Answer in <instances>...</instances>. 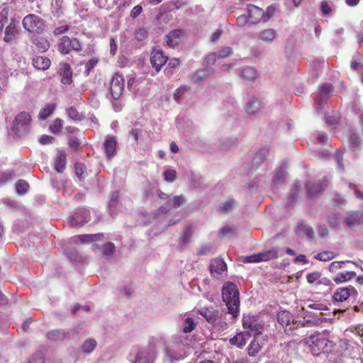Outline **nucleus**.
I'll return each instance as SVG.
<instances>
[{"label":"nucleus","instance_id":"1","mask_svg":"<svg viewBox=\"0 0 363 363\" xmlns=\"http://www.w3.org/2000/svg\"><path fill=\"white\" fill-rule=\"evenodd\" d=\"M223 301L225 303L229 313L235 318L239 314V291L237 286L232 282L224 284L222 290Z\"/></svg>","mask_w":363,"mask_h":363},{"label":"nucleus","instance_id":"2","mask_svg":"<svg viewBox=\"0 0 363 363\" xmlns=\"http://www.w3.org/2000/svg\"><path fill=\"white\" fill-rule=\"evenodd\" d=\"M306 344L308 345L313 355H318L321 352H330L335 347V344L320 334H314L304 339Z\"/></svg>","mask_w":363,"mask_h":363},{"label":"nucleus","instance_id":"3","mask_svg":"<svg viewBox=\"0 0 363 363\" xmlns=\"http://www.w3.org/2000/svg\"><path fill=\"white\" fill-rule=\"evenodd\" d=\"M157 353L152 345L145 347L135 346L130 353V360L132 363H154Z\"/></svg>","mask_w":363,"mask_h":363},{"label":"nucleus","instance_id":"4","mask_svg":"<svg viewBox=\"0 0 363 363\" xmlns=\"http://www.w3.org/2000/svg\"><path fill=\"white\" fill-rule=\"evenodd\" d=\"M23 28L28 33H41L44 30V21L35 14H28L22 21Z\"/></svg>","mask_w":363,"mask_h":363},{"label":"nucleus","instance_id":"5","mask_svg":"<svg viewBox=\"0 0 363 363\" xmlns=\"http://www.w3.org/2000/svg\"><path fill=\"white\" fill-rule=\"evenodd\" d=\"M90 220L89 211L85 208L77 209L72 216L68 219V223L72 227H82Z\"/></svg>","mask_w":363,"mask_h":363},{"label":"nucleus","instance_id":"6","mask_svg":"<svg viewBox=\"0 0 363 363\" xmlns=\"http://www.w3.org/2000/svg\"><path fill=\"white\" fill-rule=\"evenodd\" d=\"M278 323L284 328L286 333L292 332L298 328L299 323L294 321L293 317L289 311H282L277 314Z\"/></svg>","mask_w":363,"mask_h":363},{"label":"nucleus","instance_id":"7","mask_svg":"<svg viewBox=\"0 0 363 363\" xmlns=\"http://www.w3.org/2000/svg\"><path fill=\"white\" fill-rule=\"evenodd\" d=\"M242 325L252 335L257 336L262 333L263 325L255 316L247 315L242 318Z\"/></svg>","mask_w":363,"mask_h":363},{"label":"nucleus","instance_id":"8","mask_svg":"<svg viewBox=\"0 0 363 363\" xmlns=\"http://www.w3.org/2000/svg\"><path fill=\"white\" fill-rule=\"evenodd\" d=\"M19 22L15 18H11L4 30V41L6 43L13 42L19 35Z\"/></svg>","mask_w":363,"mask_h":363},{"label":"nucleus","instance_id":"9","mask_svg":"<svg viewBox=\"0 0 363 363\" xmlns=\"http://www.w3.org/2000/svg\"><path fill=\"white\" fill-rule=\"evenodd\" d=\"M124 89V80L121 74L116 73L111 81L110 92L113 99H118Z\"/></svg>","mask_w":363,"mask_h":363},{"label":"nucleus","instance_id":"10","mask_svg":"<svg viewBox=\"0 0 363 363\" xmlns=\"http://www.w3.org/2000/svg\"><path fill=\"white\" fill-rule=\"evenodd\" d=\"M167 59L168 57L164 55L160 49H154L151 53L150 62L157 72H159L162 67L165 65Z\"/></svg>","mask_w":363,"mask_h":363},{"label":"nucleus","instance_id":"11","mask_svg":"<svg viewBox=\"0 0 363 363\" xmlns=\"http://www.w3.org/2000/svg\"><path fill=\"white\" fill-rule=\"evenodd\" d=\"M73 330H52L47 333V337L51 341H62L66 339L72 338L74 335Z\"/></svg>","mask_w":363,"mask_h":363},{"label":"nucleus","instance_id":"12","mask_svg":"<svg viewBox=\"0 0 363 363\" xmlns=\"http://www.w3.org/2000/svg\"><path fill=\"white\" fill-rule=\"evenodd\" d=\"M247 12L250 23L251 24L258 23L264 17V11L255 5H248Z\"/></svg>","mask_w":363,"mask_h":363},{"label":"nucleus","instance_id":"13","mask_svg":"<svg viewBox=\"0 0 363 363\" xmlns=\"http://www.w3.org/2000/svg\"><path fill=\"white\" fill-rule=\"evenodd\" d=\"M353 294H357V291L354 287H340L335 291L333 297L335 301L343 302Z\"/></svg>","mask_w":363,"mask_h":363},{"label":"nucleus","instance_id":"14","mask_svg":"<svg viewBox=\"0 0 363 363\" xmlns=\"http://www.w3.org/2000/svg\"><path fill=\"white\" fill-rule=\"evenodd\" d=\"M328 181L325 178L320 180L318 183L308 182L306 184L307 191L310 196H314L321 193L326 186Z\"/></svg>","mask_w":363,"mask_h":363},{"label":"nucleus","instance_id":"15","mask_svg":"<svg viewBox=\"0 0 363 363\" xmlns=\"http://www.w3.org/2000/svg\"><path fill=\"white\" fill-rule=\"evenodd\" d=\"M278 36V33L273 28H266L257 34V40L266 44L272 43Z\"/></svg>","mask_w":363,"mask_h":363},{"label":"nucleus","instance_id":"16","mask_svg":"<svg viewBox=\"0 0 363 363\" xmlns=\"http://www.w3.org/2000/svg\"><path fill=\"white\" fill-rule=\"evenodd\" d=\"M117 141L114 136H106L104 142L105 153L108 158H111L116 152Z\"/></svg>","mask_w":363,"mask_h":363},{"label":"nucleus","instance_id":"17","mask_svg":"<svg viewBox=\"0 0 363 363\" xmlns=\"http://www.w3.org/2000/svg\"><path fill=\"white\" fill-rule=\"evenodd\" d=\"M210 270L211 274L215 277L220 275L223 272L227 270L226 263L223 259L216 258L211 261Z\"/></svg>","mask_w":363,"mask_h":363},{"label":"nucleus","instance_id":"18","mask_svg":"<svg viewBox=\"0 0 363 363\" xmlns=\"http://www.w3.org/2000/svg\"><path fill=\"white\" fill-rule=\"evenodd\" d=\"M58 73L61 76V82L64 84H69L72 82V72L70 66L67 63H61Z\"/></svg>","mask_w":363,"mask_h":363},{"label":"nucleus","instance_id":"19","mask_svg":"<svg viewBox=\"0 0 363 363\" xmlns=\"http://www.w3.org/2000/svg\"><path fill=\"white\" fill-rule=\"evenodd\" d=\"M332 92V86L330 84H323L320 86L318 91V97L317 103L319 108H322L324 102Z\"/></svg>","mask_w":363,"mask_h":363},{"label":"nucleus","instance_id":"20","mask_svg":"<svg viewBox=\"0 0 363 363\" xmlns=\"http://www.w3.org/2000/svg\"><path fill=\"white\" fill-rule=\"evenodd\" d=\"M257 70L250 66H246L240 69V77L247 83L253 82L257 77Z\"/></svg>","mask_w":363,"mask_h":363},{"label":"nucleus","instance_id":"21","mask_svg":"<svg viewBox=\"0 0 363 363\" xmlns=\"http://www.w3.org/2000/svg\"><path fill=\"white\" fill-rule=\"evenodd\" d=\"M252 336V334L249 331H244L237 334L234 337L230 340V342L232 345H235L237 347L242 348L245 345L247 341Z\"/></svg>","mask_w":363,"mask_h":363},{"label":"nucleus","instance_id":"22","mask_svg":"<svg viewBox=\"0 0 363 363\" xmlns=\"http://www.w3.org/2000/svg\"><path fill=\"white\" fill-rule=\"evenodd\" d=\"M279 248H272L269 250L256 253L257 262H267L268 260L277 258L279 256Z\"/></svg>","mask_w":363,"mask_h":363},{"label":"nucleus","instance_id":"23","mask_svg":"<svg viewBox=\"0 0 363 363\" xmlns=\"http://www.w3.org/2000/svg\"><path fill=\"white\" fill-rule=\"evenodd\" d=\"M182 31L180 30H174L171 31L166 35V44L169 48H174L181 41Z\"/></svg>","mask_w":363,"mask_h":363},{"label":"nucleus","instance_id":"24","mask_svg":"<svg viewBox=\"0 0 363 363\" xmlns=\"http://www.w3.org/2000/svg\"><path fill=\"white\" fill-rule=\"evenodd\" d=\"M199 313L210 323H215L219 315V312L213 308H201Z\"/></svg>","mask_w":363,"mask_h":363},{"label":"nucleus","instance_id":"25","mask_svg":"<svg viewBox=\"0 0 363 363\" xmlns=\"http://www.w3.org/2000/svg\"><path fill=\"white\" fill-rule=\"evenodd\" d=\"M356 273L353 271H345L337 274L333 278V281L337 284L347 282L355 277Z\"/></svg>","mask_w":363,"mask_h":363},{"label":"nucleus","instance_id":"26","mask_svg":"<svg viewBox=\"0 0 363 363\" xmlns=\"http://www.w3.org/2000/svg\"><path fill=\"white\" fill-rule=\"evenodd\" d=\"M50 60L43 56H38L33 59V67L39 70H46L50 66Z\"/></svg>","mask_w":363,"mask_h":363},{"label":"nucleus","instance_id":"27","mask_svg":"<svg viewBox=\"0 0 363 363\" xmlns=\"http://www.w3.org/2000/svg\"><path fill=\"white\" fill-rule=\"evenodd\" d=\"M212 73H213V69L211 68L201 69L193 74L191 79L195 83H199Z\"/></svg>","mask_w":363,"mask_h":363},{"label":"nucleus","instance_id":"28","mask_svg":"<svg viewBox=\"0 0 363 363\" xmlns=\"http://www.w3.org/2000/svg\"><path fill=\"white\" fill-rule=\"evenodd\" d=\"M349 225H354L363 220V213L360 211L350 212L345 219Z\"/></svg>","mask_w":363,"mask_h":363},{"label":"nucleus","instance_id":"29","mask_svg":"<svg viewBox=\"0 0 363 363\" xmlns=\"http://www.w3.org/2000/svg\"><path fill=\"white\" fill-rule=\"evenodd\" d=\"M66 165V154L64 152H58L57 156L55 158V170L61 173L63 172Z\"/></svg>","mask_w":363,"mask_h":363},{"label":"nucleus","instance_id":"30","mask_svg":"<svg viewBox=\"0 0 363 363\" xmlns=\"http://www.w3.org/2000/svg\"><path fill=\"white\" fill-rule=\"evenodd\" d=\"M261 104L259 100L255 97L250 98L246 105V111L248 114L254 115L260 110Z\"/></svg>","mask_w":363,"mask_h":363},{"label":"nucleus","instance_id":"31","mask_svg":"<svg viewBox=\"0 0 363 363\" xmlns=\"http://www.w3.org/2000/svg\"><path fill=\"white\" fill-rule=\"evenodd\" d=\"M33 43L35 45L38 52H44L47 51L50 47L49 42L43 37H37L33 40Z\"/></svg>","mask_w":363,"mask_h":363},{"label":"nucleus","instance_id":"32","mask_svg":"<svg viewBox=\"0 0 363 363\" xmlns=\"http://www.w3.org/2000/svg\"><path fill=\"white\" fill-rule=\"evenodd\" d=\"M56 108V104L54 103L48 104L44 108H43L38 114L39 119L45 121L49 117Z\"/></svg>","mask_w":363,"mask_h":363},{"label":"nucleus","instance_id":"33","mask_svg":"<svg viewBox=\"0 0 363 363\" xmlns=\"http://www.w3.org/2000/svg\"><path fill=\"white\" fill-rule=\"evenodd\" d=\"M268 156V150L266 149H262L259 150L255 155L252 160V167L257 168L260 163L264 162Z\"/></svg>","mask_w":363,"mask_h":363},{"label":"nucleus","instance_id":"34","mask_svg":"<svg viewBox=\"0 0 363 363\" xmlns=\"http://www.w3.org/2000/svg\"><path fill=\"white\" fill-rule=\"evenodd\" d=\"M59 51L62 54H67L71 50L70 38L67 36H62L58 43Z\"/></svg>","mask_w":363,"mask_h":363},{"label":"nucleus","instance_id":"35","mask_svg":"<svg viewBox=\"0 0 363 363\" xmlns=\"http://www.w3.org/2000/svg\"><path fill=\"white\" fill-rule=\"evenodd\" d=\"M96 341L92 338H88L84 341L81 348L82 350L86 354H90L92 352L96 347Z\"/></svg>","mask_w":363,"mask_h":363},{"label":"nucleus","instance_id":"36","mask_svg":"<svg viewBox=\"0 0 363 363\" xmlns=\"http://www.w3.org/2000/svg\"><path fill=\"white\" fill-rule=\"evenodd\" d=\"M347 263H352L358 267V264L352 260H346V261H335L330 263L328 266V270L332 272H336L337 270L342 269L343 266Z\"/></svg>","mask_w":363,"mask_h":363},{"label":"nucleus","instance_id":"37","mask_svg":"<svg viewBox=\"0 0 363 363\" xmlns=\"http://www.w3.org/2000/svg\"><path fill=\"white\" fill-rule=\"evenodd\" d=\"M337 254L331 251H324L320 253H318L315 255V259L323 261L328 262L332 260L333 259L337 257Z\"/></svg>","mask_w":363,"mask_h":363},{"label":"nucleus","instance_id":"38","mask_svg":"<svg viewBox=\"0 0 363 363\" xmlns=\"http://www.w3.org/2000/svg\"><path fill=\"white\" fill-rule=\"evenodd\" d=\"M31 118L28 113L21 112L16 118L17 124L21 126H26L30 124Z\"/></svg>","mask_w":363,"mask_h":363},{"label":"nucleus","instance_id":"39","mask_svg":"<svg viewBox=\"0 0 363 363\" xmlns=\"http://www.w3.org/2000/svg\"><path fill=\"white\" fill-rule=\"evenodd\" d=\"M262 348V344L257 340V336L251 342L248 347V354L250 356H255Z\"/></svg>","mask_w":363,"mask_h":363},{"label":"nucleus","instance_id":"40","mask_svg":"<svg viewBox=\"0 0 363 363\" xmlns=\"http://www.w3.org/2000/svg\"><path fill=\"white\" fill-rule=\"evenodd\" d=\"M195 327L196 323H194L193 318L191 317H187L184 321L182 330L184 333H189L193 331Z\"/></svg>","mask_w":363,"mask_h":363},{"label":"nucleus","instance_id":"41","mask_svg":"<svg viewBox=\"0 0 363 363\" xmlns=\"http://www.w3.org/2000/svg\"><path fill=\"white\" fill-rule=\"evenodd\" d=\"M285 178L286 172L280 168L276 170L272 181L275 185H279L284 182Z\"/></svg>","mask_w":363,"mask_h":363},{"label":"nucleus","instance_id":"42","mask_svg":"<svg viewBox=\"0 0 363 363\" xmlns=\"http://www.w3.org/2000/svg\"><path fill=\"white\" fill-rule=\"evenodd\" d=\"M28 183L23 179L18 180L16 184V192L19 195L25 194L28 191Z\"/></svg>","mask_w":363,"mask_h":363},{"label":"nucleus","instance_id":"43","mask_svg":"<svg viewBox=\"0 0 363 363\" xmlns=\"http://www.w3.org/2000/svg\"><path fill=\"white\" fill-rule=\"evenodd\" d=\"M190 89L189 86H181L178 87L173 95V98L174 101L177 103H179L183 95Z\"/></svg>","mask_w":363,"mask_h":363},{"label":"nucleus","instance_id":"44","mask_svg":"<svg viewBox=\"0 0 363 363\" xmlns=\"http://www.w3.org/2000/svg\"><path fill=\"white\" fill-rule=\"evenodd\" d=\"M9 9L4 7L0 12V34L2 33L5 23L8 21Z\"/></svg>","mask_w":363,"mask_h":363},{"label":"nucleus","instance_id":"45","mask_svg":"<svg viewBox=\"0 0 363 363\" xmlns=\"http://www.w3.org/2000/svg\"><path fill=\"white\" fill-rule=\"evenodd\" d=\"M74 171L76 176L79 179L84 178L86 174V167L83 163L77 162L74 165Z\"/></svg>","mask_w":363,"mask_h":363},{"label":"nucleus","instance_id":"46","mask_svg":"<svg viewBox=\"0 0 363 363\" xmlns=\"http://www.w3.org/2000/svg\"><path fill=\"white\" fill-rule=\"evenodd\" d=\"M62 127V121L60 118H56L50 125V130L52 133H59Z\"/></svg>","mask_w":363,"mask_h":363},{"label":"nucleus","instance_id":"47","mask_svg":"<svg viewBox=\"0 0 363 363\" xmlns=\"http://www.w3.org/2000/svg\"><path fill=\"white\" fill-rule=\"evenodd\" d=\"M148 35V31L145 28H139L135 30V38L138 41L145 40Z\"/></svg>","mask_w":363,"mask_h":363},{"label":"nucleus","instance_id":"48","mask_svg":"<svg viewBox=\"0 0 363 363\" xmlns=\"http://www.w3.org/2000/svg\"><path fill=\"white\" fill-rule=\"evenodd\" d=\"M193 233V229L191 227H186L184 230V233L181 239L182 242L183 244H187L190 241Z\"/></svg>","mask_w":363,"mask_h":363},{"label":"nucleus","instance_id":"49","mask_svg":"<svg viewBox=\"0 0 363 363\" xmlns=\"http://www.w3.org/2000/svg\"><path fill=\"white\" fill-rule=\"evenodd\" d=\"M235 205V201L232 199L223 202L219 207V210L223 212L230 211Z\"/></svg>","mask_w":363,"mask_h":363},{"label":"nucleus","instance_id":"50","mask_svg":"<svg viewBox=\"0 0 363 363\" xmlns=\"http://www.w3.org/2000/svg\"><path fill=\"white\" fill-rule=\"evenodd\" d=\"M15 177L13 171H9L0 174V184L6 183V182L11 181Z\"/></svg>","mask_w":363,"mask_h":363},{"label":"nucleus","instance_id":"51","mask_svg":"<svg viewBox=\"0 0 363 363\" xmlns=\"http://www.w3.org/2000/svg\"><path fill=\"white\" fill-rule=\"evenodd\" d=\"M115 252V246L112 242L106 243L103 248V255L108 257L111 256Z\"/></svg>","mask_w":363,"mask_h":363},{"label":"nucleus","instance_id":"52","mask_svg":"<svg viewBox=\"0 0 363 363\" xmlns=\"http://www.w3.org/2000/svg\"><path fill=\"white\" fill-rule=\"evenodd\" d=\"M97 63L98 60L95 58H92L86 62L85 63L84 74L88 76L90 74L91 69L97 65Z\"/></svg>","mask_w":363,"mask_h":363},{"label":"nucleus","instance_id":"53","mask_svg":"<svg viewBox=\"0 0 363 363\" xmlns=\"http://www.w3.org/2000/svg\"><path fill=\"white\" fill-rule=\"evenodd\" d=\"M216 53L218 55V59H224L232 55L233 49L231 47L229 46L225 47L224 48L221 49Z\"/></svg>","mask_w":363,"mask_h":363},{"label":"nucleus","instance_id":"54","mask_svg":"<svg viewBox=\"0 0 363 363\" xmlns=\"http://www.w3.org/2000/svg\"><path fill=\"white\" fill-rule=\"evenodd\" d=\"M340 216L337 213H332L328 216V222L331 228H336L339 225Z\"/></svg>","mask_w":363,"mask_h":363},{"label":"nucleus","instance_id":"55","mask_svg":"<svg viewBox=\"0 0 363 363\" xmlns=\"http://www.w3.org/2000/svg\"><path fill=\"white\" fill-rule=\"evenodd\" d=\"M67 114L69 118L74 121L80 120L79 114L77 109L74 107H70L66 110Z\"/></svg>","mask_w":363,"mask_h":363},{"label":"nucleus","instance_id":"56","mask_svg":"<svg viewBox=\"0 0 363 363\" xmlns=\"http://www.w3.org/2000/svg\"><path fill=\"white\" fill-rule=\"evenodd\" d=\"M99 235V234L81 235L78 236V239L83 243L90 242L94 241Z\"/></svg>","mask_w":363,"mask_h":363},{"label":"nucleus","instance_id":"57","mask_svg":"<svg viewBox=\"0 0 363 363\" xmlns=\"http://www.w3.org/2000/svg\"><path fill=\"white\" fill-rule=\"evenodd\" d=\"M218 58L216 52H211L208 54L205 58V65L206 66L213 65Z\"/></svg>","mask_w":363,"mask_h":363},{"label":"nucleus","instance_id":"58","mask_svg":"<svg viewBox=\"0 0 363 363\" xmlns=\"http://www.w3.org/2000/svg\"><path fill=\"white\" fill-rule=\"evenodd\" d=\"M164 177L167 182H172L176 178V172L173 169H168L164 172Z\"/></svg>","mask_w":363,"mask_h":363},{"label":"nucleus","instance_id":"59","mask_svg":"<svg viewBox=\"0 0 363 363\" xmlns=\"http://www.w3.org/2000/svg\"><path fill=\"white\" fill-rule=\"evenodd\" d=\"M236 21H237L238 26L240 27H243L245 25H247V23H250V21H249V18H248V16L247 14L240 15L237 18Z\"/></svg>","mask_w":363,"mask_h":363},{"label":"nucleus","instance_id":"60","mask_svg":"<svg viewBox=\"0 0 363 363\" xmlns=\"http://www.w3.org/2000/svg\"><path fill=\"white\" fill-rule=\"evenodd\" d=\"M320 277V274L319 272H315L312 273H309L307 274V281L310 284H313L316 281H318Z\"/></svg>","mask_w":363,"mask_h":363},{"label":"nucleus","instance_id":"61","mask_svg":"<svg viewBox=\"0 0 363 363\" xmlns=\"http://www.w3.org/2000/svg\"><path fill=\"white\" fill-rule=\"evenodd\" d=\"M185 198L184 196H175L173 197V206L178 208L184 204Z\"/></svg>","mask_w":363,"mask_h":363},{"label":"nucleus","instance_id":"62","mask_svg":"<svg viewBox=\"0 0 363 363\" xmlns=\"http://www.w3.org/2000/svg\"><path fill=\"white\" fill-rule=\"evenodd\" d=\"M70 48L75 51H80L82 50L80 42L77 38L70 39Z\"/></svg>","mask_w":363,"mask_h":363},{"label":"nucleus","instance_id":"63","mask_svg":"<svg viewBox=\"0 0 363 363\" xmlns=\"http://www.w3.org/2000/svg\"><path fill=\"white\" fill-rule=\"evenodd\" d=\"M119 198L118 192L116 191L111 194V197L108 203L109 208H114L116 206L117 201Z\"/></svg>","mask_w":363,"mask_h":363},{"label":"nucleus","instance_id":"64","mask_svg":"<svg viewBox=\"0 0 363 363\" xmlns=\"http://www.w3.org/2000/svg\"><path fill=\"white\" fill-rule=\"evenodd\" d=\"M143 8L140 5H137L133 8V9L130 11V16L133 18H137L142 12Z\"/></svg>","mask_w":363,"mask_h":363}]
</instances>
